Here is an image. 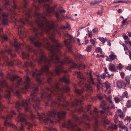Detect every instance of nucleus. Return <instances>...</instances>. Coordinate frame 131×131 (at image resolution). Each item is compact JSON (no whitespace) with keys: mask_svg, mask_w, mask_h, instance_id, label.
Segmentation results:
<instances>
[{"mask_svg":"<svg viewBox=\"0 0 131 131\" xmlns=\"http://www.w3.org/2000/svg\"><path fill=\"white\" fill-rule=\"evenodd\" d=\"M21 18L18 20L15 19V24L17 27L19 34L20 36L25 35V32L21 28L23 29V26L26 24H31L32 31L34 35L29 38L31 43L35 46L38 47V49L35 50L28 45L26 47L27 49L30 52H33L34 56L31 57L33 60H36L39 65L41 66V69L38 71L32 63L26 62L25 63V67L30 66L32 68L31 72L27 68L25 71L27 74H60L61 73L64 74L67 73L70 70H65L63 65L67 63L66 61H62L60 57H63L67 58L66 54H62L60 49L63 48L62 45L53 38V35L52 37L49 38L50 40L54 43V46L51 45L49 40L43 38L40 39H39V35L41 36L44 32L48 34L50 33V30H53V34H59V30L56 28L54 21L51 20L49 22L46 17L43 14L39 13H35L34 14L37 19L35 20L36 26L32 24V22L28 19L30 23L26 22L25 20V14Z\"/></svg>","mask_w":131,"mask_h":131,"instance_id":"nucleus-1","label":"nucleus"},{"mask_svg":"<svg viewBox=\"0 0 131 131\" xmlns=\"http://www.w3.org/2000/svg\"><path fill=\"white\" fill-rule=\"evenodd\" d=\"M24 3H21L19 7H18L16 4L15 0H13L12 3L13 5H10V3L9 0H0V20H1L2 23L4 25H7L8 22V16L9 14L7 13L3 12V8H5L7 11H9L10 13L14 15L15 18L17 14V13L15 9H17L20 12L24 13L25 11H27L29 8L27 7V4L28 3L27 0H23ZM52 0H37L38 4L42 2L47 1L51 2Z\"/></svg>","mask_w":131,"mask_h":131,"instance_id":"nucleus-2","label":"nucleus"},{"mask_svg":"<svg viewBox=\"0 0 131 131\" xmlns=\"http://www.w3.org/2000/svg\"><path fill=\"white\" fill-rule=\"evenodd\" d=\"M45 2H42L38 4V5H36L35 3L32 6V7L29 8L27 11H25V12L23 14H25V20L26 22L29 23L30 22L28 19L29 18L31 17L32 12H33V14L35 13H38L37 11L40 9V7L44 8L46 10V12H44L42 14L46 16H50L51 14L52 13H54L55 9L57 6V4L54 5L51 7H50L49 5L45 4Z\"/></svg>","mask_w":131,"mask_h":131,"instance_id":"nucleus-3","label":"nucleus"},{"mask_svg":"<svg viewBox=\"0 0 131 131\" xmlns=\"http://www.w3.org/2000/svg\"><path fill=\"white\" fill-rule=\"evenodd\" d=\"M4 50H2L0 52V61L2 59H3L6 62V64L9 66L12 67L14 63V61H12L11 62L8 61V58L6 55L5 53H7L10 54L12 57L14 58L15 57V54L12 53V50L10 49H7V47L4 46Z\"/></svg>","mask_w":131,"mask_h":131,"instance_id":"nucleus-4","label":"nucleus"},{"mask_svg":"<svg viewBox=\"0 0 131 131\" xmlns=\"http://www.w3.org/2000/svg\"><path fill=\"white\" fill-rule=\"evenodd\" d=\"M16 114L15 112L13 111L12 110L9 114L7 115L6 117L2 116V118L5 119L4 123V125L5 126H9L12 127L13 128L15 131H24V125L23 124H21V126H20L19 129L15 125L12 124L8 122V119H10L13 117V115Z\"/></svg>","mask_w":131,"mask_h":131,"instance_id":"nucleus-5","label":"nucleus"},{"mask_svg":"<svg viewBox=\"0 0 131 131\" xmlns=\"http://www.w3.org/2000/svg\"><path fill=\"white\" fill-rule=\"evenodd\" d=\"M63 35L64 36L67 37L68 38L67 39L65 40L64 45L67 47L68 51L71 53H73L72 46L70 44L73 41V37L68 33H64Z\"/></svg>","mask_w":131,"mask_h":131,"instance_id":"nucleus-6","label":"nucleus"},{"mask_svg":"<svg viewBox=\"0 0 131 131\" xmlns=\"http://www.w3.org/2000/svg\"><path fill=\"white\" fill-rule=\"evenodd\" d=\"M15 48V51L19 53L22 51V48L24 46V45L19 43L16 39H14L13 42L11 43Z\"/></svg>","mask_w":131,"mask_h":131,"instance_id":"nucleus-7","label":"nucleus"},{"mask_svg":"<svg viewBox=\"0 0 131 131\" xmlns=\"http://www.w3.org/2000/svg\"><path fill=\"white\" fill-rule=\"evenodd\" d=\"M75 74H77V77L80 79V80L79 82V86H82L84 84L86 79L83 77L82 73L80 72H76Z\"/></svg>","mask_w":131,"mask_h":131,"instance_id":"nucleus-8","label":"nucleus"},{"mask_svg":"<svg viewBox=\"0 0 131 131\" xmlns=\"http://www.w3.org/2000/svg\"><path fill=\"white\" fill-rule=\"evenodd\" d=\"M117 87L119 89H121L124 86V89H125L126 87L127 84L125 82L122 80H118L116 83Z\"/></svg>","mask_w":131,"mask_h":131,"instance_id":"nucleus-9","label":"nucleus"},{"mask_svg":"<svg viewBox=\"0 0 131 131\" xmlns=\"http://www.w3.org/2000/svg\"><path fill=\"white\" fill-rule=\"evenodd\" d=\"M92 71H91L89 72V74L90 77V79L89 80V81L90 84L95 86L96 85V84L94 82V80H95V78H93L92 77Z\"/></svg>","mask_w":131,"mask_h":131,"instance_id":"nucleus-10","label":"nucleus"},{"mask_svg":"<svg viewBox=\"0 0 131 131\" xmlns=\"http://www.w3.org/2000/svg\"><path fill=\"white\" fill-rule=\"evenodd\" d=\"M117 129V126L114 124H111L108 128V129L110 131H113L114 130H116Z\"/></svg>","mask_w":131,"mask_h":131,"instance_id":"nucleus-11","label":"nucleus"},{"mask_svg":"<svg viewBox=\"0 0 131 131\" xmlns=\"http://www.w3.org/2000/svg\"><path fill=\"white\" fill-rule=\"evenodd\" d=\"M109 70L112 72H116L117 70V69L115 68L114 65L113 64L110 63L108 66Z\"/></svg>","mask_w":131,"mask_h":131,"instance_id":"nucleus-12","label":"nucleus"},{"mask_svg":"<svg viewBox=\"0 0 131 131\" xmlns=\"http://www.w3.org/2000/svg\"><path fill=\"white\" fill-rule=\"evenodd\" d=\"M30 56L28 53L23 52L22 53V58L23 59L28 60L30 59Z\"/></svg>","mask_w":131,"mask_h":131,"instance_id":"nucleus-13","label":"nucleus"},{"mask_svg":"<svg viewBox=\"0 0 131 131\" xmlns=\"http://www.w3.org/2000/svg\"><path fill=\"white\" fill-rule=\"evenodd\" d=\"M69 66L70 68H74L77 66V64L75 63L72 60H69L68 61Z\"/></svg>","mask_w":131,"mask_h":131,"instance_id":"nucleus-14","label":"nucleus"},{"mask_svg":"<svg viewBox=\"0 0 131 131\" xmlns=\"http://www.w3.org/2000/svg\"><path fill=\"white\" fill-rule=\"evenodd\" d=\"M118 116L121 118H124L125 115L120 109H118L117 110Z\"/></svg>","mask_w":131,"mask_h":131,"instance_id":"nucleus-15","label":"nucleus"},{"mask_svg":"<svg viewBox=\"0 0 131 131\" xmlns=\"http://www.w3.org/2000/svg\"><path fill=\"white\" fill-rule=\"evenodd\" d=\"M102 0H100V1H93L90 2V4L91 5H95L98 4L102 2Z\"/></svg>","mask_w":131,"mask_h":131,"instance_id":"nucleus-16","label":"nucleus"},{"mask_svg":"<svg viewBox=\"0 0 131 131\" xmlns=\"http://www.w3.org/2000/svg\"><path fill=\"white\" fill-rule=\"evenodd\" d=\"M101 107L103 108V109L104 110H109L113 108H114V106L113 105L111 106V107H110L109 106H108L107 107H105V106H104L103 105L102 103L101 105Z\"/></svg>","mask_w":131,"mask_h":131,"instance_id":"nucleus-17","label":"nucleus"},{"mask_svg":"<svg viewBox=\"0 0 131 131\" xmlns=\"http://www.w3.org/2000/svg\"><path fill=\"white\" fill-rule=\"evenodd\" d=\"M54 15L55 17L57 18V20L58 21H59L61 20L62 19L61 17H60L59 13L58 12H54Z\"/></svg>","mask_w":131,"mask_h":131,"instance_id":"nucleus-18","label":"nucleus"},{"mask_svg":"<svg viewBox=\"0 0 131 131\" xmlns=\"http://www.w3.org/2000/svg\"><path fill=\"white\" fill-rule=\"evenodd\" d=\"M83 89L79 90L78 89H75V92L79 95H80L83 93Z\"/></svg>","mask_w":131,"mask_h":131,"instance_id":"nucleus-19","label":"nucleus"},{"mask_svg":"<svg viewBox=\"0 0 131 131\" xmlns=\"http://www.w3.org/2000/svg\"><path fill=\"white\" fill-rule=\"evenodd\" d=\"M98 39L103 43H104L107 40V39L106 38H104L103 37H99Z\"/></svg>","mask_w":131,"mask_h":131,"instance_id":"nucleus-20","label":"nucleus"},{"mask_svg":"<svg viewBox=\"0 0 131 131\" xmlns=\"http://www.w3.org/2000/svg\"><path fill=\"white\" fill-rule=\"evenodd\" d=\"M106 90L110 89V84L108 81H106L104 83Z\"/></svg>","mask_w":131,"mask_h":131,"instance_id":"nucleus-21","label":"nucleus"},{"mask_svg":"<svg viewBox=\"0 0 131 131\" xmlns=\"http://www.w3.org/2000/svg\"><path fill=\"white\" fill-rule=\"evenodd\" d=\"M116 68L118 69L119 71H121L123 68V65L121 63L118 64L117 66L116 67Z\"/></svg>","mask_w":131,"mask_h":131,"instance_id":"nucleus-22","label":"nucleus"},{"mask_svg":"<svg viewBox=\"0 0 131 131\" xmlns=\"http://www.w3.org/2000/svg\"><path fill=\"white\" fill-rule=\"evenodd\" d=\"M130 77L129 76H127L125 78V80L128 84H129L130 83Z\"/></svg>","mask_w":131,"mask_h":131,"instance_id":"nucleus-23","label":"nucleus"},{"mask_svg":"<svg viewBox=\"0 0 131 131\" xmlns=\"http://www.w3.org/2000/svg\"><path fill=\"white\" fill-rule=\"evenodd\" d=\"M110 59L112 60H114L116 58V56L113 54H111L109 56Z\"/></svg>","mask_w":131,"mask_h":131,"instance_id":"nucleus-24","label":"nucleus"},{"mask_svg":"<svg viewBox=\"0 0 131 131\" xmlns=\"http://www.w3.org/2000/svg\"><path fill=\"white\" fill-rule=\"evenodd\" d=\"M126 107L127 108H130L131 106V101L130 100H128L126 103Z\"/></svg>","mask_w":131,"mask_h":131,"instance_id":"nucleus-25","label":"nucleus"},{"mask_svg":"<svg viewBox=\"0 0 131 131\" xmlns=\"http://www.w3.org/2000/svg\"><path fill=\"white\" fill-rule=\"evenodd\" d=\"M128 94L127 92V91H125L124 92L122 95V98H123L126 97V98H127L128 96Z\"/></svg>","mask_w":131,"mask_h":131,"instance_id":"nucleus-26","label":"nucleus"},{"mask_svg":"<svg viewBox=\"0 0 131 131\" xmlns=\"http://www.w3.org/2000/svg\"><path fill=\"white\" fill-rule=\"evenodd\" d=\"M118 117L116 115H115L114 117V121L115 123H117L118 121Z\"/></svg>","mask_w":131,"mask_h":131,"instance_id":"nucleus-27","label":"nucleus"},{"mask_svg":"<svg viewBox=\"0 0 131 131\" xmlns=\"http://www.w3.org/2000/svg\"><path fill=\"white\" fill-rule=\"evenodd\" d=\"M92 49V46L91 45L88 46L87 47L86 50L88 52H90L91 51Z\"/></svg>","mask_w":131,"mask_h":131,"instance_id":"nucleus-28","label":"nucleus"},{"mask_svg":"<svg viewBox=\"0 0 131 131\" xmlns=\"http://www.w3.org/2000/svg\"><path fill=\"white\" fill-rule=\"evenodd\" d=\"M127 18H126L125 19H124V20H123V21L122 22V23L123 25H125L128 24V22L127 21Z\"/></svg>","mask_w":131,"mask_h":131,"instance_id":"nucleus-29","label":"nucleus"},{"mask_svg":"<svg viewBox=\"0 0 131 131\" xmlns=\"http://www.w3.org/2000/svg\"><path fill=\"white\" fill-rule=\"evenodd\" d=\"M102 13L103 10H99L97 12V14L100 15V16H101L102 15Z\"/></svg>","mask_w":131,"mask_h":131,"instance_id":"nucleus-30","label":"nucleus"},{"mask_svg":"<svg viewBox=\"0 0 131 131\" xmlns=\"http://www.w3.org/2000/svg\"><path fill=\"white\" fill-rule=\"evenodd\" d=\"M114 101L115 103H118L120 102V100L118 97H114Z\"/></svg>","mask_w":131,"mask_h":131,"instance_id":"nucleus-31","label":"nucleus"},{"mask_svg":"<svg viewBox=\"0 0 131 131\" xmlns=\"http://www.w3.org/2000/svg\"><path fill=\"white\" fill-rule=\"evenodd\" d=\"M96 50L98 52H100L101 53H102V49L100 47H97Z\"/></svg>","mask_w":131,"mask_h":131,"instance_id":"nucleus-32","label":"nucleus"},{"mask_svg":"<svg viewBox=\"0 0 131 131\" xmlns=\"http://www.w3.org/2000/svg\"><path fill=\"white\" fill-rule=\"evenodd\" d=\"M97 96L100 99H102L103 97V95L101 93H99L97 94Z\"/></svg>","mask_w":131,"mask_h":131,"instance_id":"nucleus-33","label":"nucleus"},{"mask_svg":"<svg viewBox=\"0 0 131 131\" xmlns=\"http://www.w3.org/2000/svg\"><path fill=\"white\" fill-rule=\"evenodd\" d=\"M125 120L127 121L129 123H130L131 120V119L129 117L127 116L125 118Z\"/></svg>","mask_w":131,"mask_h":131,"instance_id":"nucleus-34","label":"nucleus"},{"mask_svg":"<svg viewBox=\"0 0 131 131\" xmlns=\"http://www.w3.org/2000/svg\"><path fill=\"white\" fill-rule=\"evenodd\" d=\"M125 42L126 44H129V45L131 47V42L129 41L128 39L125 40Z\"/></svg>","mask_w":131,"mask_h":131,"instance_id":"nucleus-35","label":"nucleus"},{"mask_svg":"<svg viewBox=\"0 0 131 131\" xmlns=\"http://www.w3.org/2000/svg\"><path fill=\"white\" fill-rule=\"evenodd\" d=\"M120 73V75L121 78H124L125 76V73L123 72H119Z\"/></svg>","mask_w":131,"mask_h":131,"instance_id":"nucleus-36","label":"nucleus"},{"mask_svg":"<svg viewBox=\"0 0 131 131\" xmlns=\"http://www.w3.org/2000/svg\"><path fill=\"white\" fill-rule=\"evenodd\" d=\"M122 129H124L126 131H128L127 127L125 125H123L121 128Z\"/></svg>","mask_w":131,"mask_h":131,"instance_id":"nucleus-37","label":"nucleus"},{"mask_svg":"<svg viewBox=\"0 0 131 131\" xmlns=\"http://www.w3.org/2000/svg\"><path fill=\"white\" fill-rule=\"evenodd\" d=\"M89 32L88 33V36L90 38H91L92 37V31H88Z\"/></svg>","mask_w":131,"mask_h":131,"instance_id":"nucleus-38","label":"nucleus"},{"mask_svg":"<svg viewBox=\"0 0 131 131\" xmlns=\"http://www.w3.org/2000/svg\"><path fill=\"white\" fill-rule=\"evenodd\" d=\"M106 73H104L101 75V77L103 79H105L106 77Z\"/></svg>","mask_w":131,"mask_h":131,"instance_id":"nucleus-39","label":"nucleus"},{"mask_svg":"<svg viewBox=\"0 0 131 131\" xmlns=\"http://www.w3.org/2000/svg\"><path fill=\"white\" fill-rule=\"evenodd\" d=\"M90 42L94 46L95 45V41L94 39H91L90 40Z\"/></svg>","mask_w":131,"mask_h":131,"instance_id":"nucleus-40","label":"nucleus"},{"mask_svg":"<svg viewBox=\"0 0 131 131\" xmlns=\"http://www.w3.org/2000/svg\"><path fill=\"white\" fill-rule=\"evenodd\" d=\"M119 127L121 128L122 127V126H123V122L122 121H119Z\"/></svg>","mask_w":131,"mask_h":131,"instance_id":"nucleus-41","label":"nucleus"},{"mask_svg":"<svg viewBox=\"0 0 131 131\" xmlns=\"http://www.w3.org/2000/svg\"><path fill=\"white\" fill-rule=\"evenodd\" d=\"M97 81L98 82V83H99V84H101V79L100 77H99L97 78Z\"/></svg>","mask_w":131,"mask_h":131,"instance_id":"nucleus-42","label":"nucleus"},{"mask_svg":"<svg viewBox=\"0 0 131 131\" xmlns=\"http://www.w3.org/2000/svg\"><path fill=\"white\" fill-rule=\"evenodd\" d=\"M99 84V83H98L96 85V88L98 90H100V84Z\"/></svg>","mask_w":131,"mask_h":131,"instance_id":"nucleus-43","label":"nucleus"},{"mask_svg":"<svg viewBox=\"0 0 131 131\" xmlns=\"http://www.w3.org/2000/svg\"><path fill=\"white\" fill-rule=\"evenodd\" d=\"M98 30V28H95L92 30L93 32V33H95Z\"/></svg>","mask_w":131,"mask_h":131,"instance_id":"nucleus-44","label":"nucleus"},{"mask_svg":"<svg viewBox=\"0 0 131 131\" xmlns=\"http://www.w3.org/2000/svg\"><path fill=\"white\" fill-rule=\"evenodd\" d=\"M123 37L125 40L128 39V37L126 35L123 36Z\"/></svg>","mask_w":131,"mask_h":131,"instance_id":"nucleus-45","label":"nucleus"},{"mask_svg":"<svg viewBox=\"0 0 131 131\" xmlns=\"http://www.w3.org/2000/svg\"><path fill=\"white\" fill-rule=\"evenodd\" d=\"M60 29H64L66 28V27L64 25H62L60 27Z\"/></svg>","mask_w":131,"mask_h":131,"instance_id":"nucleus-46","label":"nucleus"},{"mask_svg":"<svg viewBox=\"0 0 131 131\" xmlns=\"http://www.w3.org/2000/svg\"><path fill=\"white\" fill-rule=\"evenodd\" d=\"M65 12V10L63 9H60V13H64Z\"/></svg>","mask_w":131,"mask_h":131,"instance_id":"nucleus-47","label":"nucleus"},{"mask_svg":"<svg viewBox=\"0 0 131 131\" xmlns=\"http://www.w3.org/2000/svg\"><path fill=\"white\" fill-rule=\"evenodd\" d=\"M131 3V2L128 0H126L125 1V3L128 4L129 3Z\"/></svg>","mask_w":131,"mask_h":131,"instance_id":"nucleus-48","label":"nucleus"},{"mask_svg":"<svg viewBox=\"0 0 131 131\" xmlns=\"http://www.w3.org/2000/svg\"><path fill=\"white\" fill-rule=\"evenodd\" d=\"M104 71L105 72L106 74H108V71L107 69L106 68H104Z\"/></svg>","mask_w":131,"mask_h":131,"instance_id":"nucleus-49","label":"nucleus"},{"mask_svg":"<svg viewBox=\"0 0 131 131\" xmlns=\"http://www.w3.org/2000/svg\"><path fill=\"white\" fill-rule=\"evenodd\" d=\"M128 47L126 46L124 47V50H128Z\"/></svg>","mask_w":131,"mask_h":131,"instance_id":"nucleus-50","label":"nucleus"},{"mask_svg":"<svg viewBox=\"0 0 131 131\" xmlns=\"http://www.w3.org/2000/svg\"><path fill=\"white\" fill-rule=\"evenodd\" d=\"M126 69L129 70H131V68L129 66L127 67L126 68Z\"/></svg>","mask_w":131,"mask_h":131,"instance_id":"nucleus-51","label":"nucleus"},{"mask_svg":"<svg viewBox=\"0 0 131 131\" xmlns=\"http://www.w3.org/2000/svg\"><path fill=\"white\" fill-rule=\"evenodd\" d=\"M129 57L130 59L131 60V51L129 52Z\"/></svg>","mask_w":131,"mask_h":131,"instance_id":"nucleus-52","label":"nucleus"},{"mask_svg":"<svg viewBox=\"0 0 131 131\" xmlns=\"http://www.w3.org/2000/svg\"><path fill=\"white\" fill-rule=\"evenodd\" d=\"M117 11L119 13H121L122 12V10L121 9H119L117 10Z\"/></svg>","mask_w":131,"mask_h":131,"instance_id":"nucleus-53","label":"nucleus"},{"mask_svg":"<svg viewBox=\"0 0 131 131\" xmlns=\"http://www.w3.org/2000/svg\"><path fill=\"white\" fill-rule=\"evenodd\" d=\"M89 42V40H86L85 41V44H86L87 43H88Z\"/></svg>","mask_w":131,"mask_h":131,"instance_id":"nucleus-54","label":"nucleus"},{"mask_svg":"<svg viewBox=\"0 0 131 131\" xmlns=\"http://www.w3.org/2000/svg\"><path fill=\"white\" fill-rule=\"evenodd\" d=\"M107 77L108 78H111V75H110L109 73H108V74H107Z\"/></svg>","mask_w":131,"mask_h":131,"instance_id":"nucleus-55","label":"nucleus"},{"mask_svg":"<svg viewBox=\"0 0 131 131\" xmlns=\"http://www.w3.org/2000/svg\"><path fill=\"white\" fill-rule=\"evenodd\" d=\"M128 35L129 37H131V32H129L128 33Z\"/></svg>","mask_w":131,"mask_h":131,"instance_id":"nucleus-56","label":"nucleus"},{"mask_svg":"<svg viewBox=\"0 0 131 131\" xmlns=\"http://www.w3.org/2000/svg\"><path fill=\"white\" fill-rule=\"evenodd\" d=\"M107 43H108V45L109 46H111V43L108 41L107 42Z\"/></svg>","mask_w":131,"mask_h":131,"instance_id":"nucleus-57","label":"nucleus"},{"mask_svg":"<svg viewBox=\"0 0 131 131\" xmlns=\"http://www.w3.org/2000/svg\"><path fill=\"white\" fill-rule=\"evenodd\" d=\"M18 62V65H19L20 64H21V62L20 61H19V60H18V61H17Z\"/></svg>","mask_w":131,"mask_h":131,"instance_id":"nucleus-58","label":"nucleus"},{"mask_svg":"<svg viewBox=\"0 0 131 131\" xmlns=\"http://www.w3.org/2000/svg\"><path fill=\"white\" fill-rule=\"evenodd\" d=\"M95 75L97 77V78L100 77L99 74H95Z\"/></svg>","mask_w":131,"mask_h":131,"instance_id":"nucleus-59","label":"nucleus"},{"mask_svg":"<svg viewBox=\"0 0 131 131\" xmlns=\"http://www.w3.org/2000/svg\"><path fill=\"white\" fill-rule=\"evenodd\" d=\"M67 24V27H66V28H69V25H68V24Z\"/></svg>","mask_w":131,"mask_h":131,"instance_id":"nucleus-60","label":"nucleus"},{"mask_svg":"<svg viewBox=\"0 0 131 131\" xmlns=\"http://www.w3.org/2000/svg\"><path fill=\"white\" fill-rule=\"evenodd\" d=\"M106 60L107 61H109V59L108 57H107L106 59Z\"/></svg>","mask_w":131,"mask_h":131,"instance_id":"nucleus-61","label":"nucleus"},{"mask_svg":"<svg viewBox=\"0 0 131 131\" xmlns=\"http://www.w3.org/2000/svg\"><path fill=\"white\" fill-rule=\"evenodd\" d=\"M121 1V3H125V1Z\"/></svg>","mask_w":131,"mask_h":131,"instance_id":"nucleus-62","label":"nucleus"},{"mask_svg":"<svg viewBox=\"0 0 131 131\" xmlns=\"http://www.w3.org/2000/svg\"><path fill=\"white\" fill-rule=\"evenodd\" d=\"M89 91H92V88H91V87H90L89 88Z\"/></svg>","mask_w":131,"mask_h":131,"instance_id":"nucleus-63","label":"nucleus"},{"mask_svg":"<svg viewBox=\"0 0 131 131\" xmlns=\"http://www.w3.org/2000/svg\"><path fill=\"white\" fill-rule=\"evenodd\" d=\"M117 3H118V4L121 3V1H118L117 2Z\"/></svg>","mask_w":131,"mask_h":131,"instance_id":"nucleus-64","label":"nucleus"}]
</instances>
